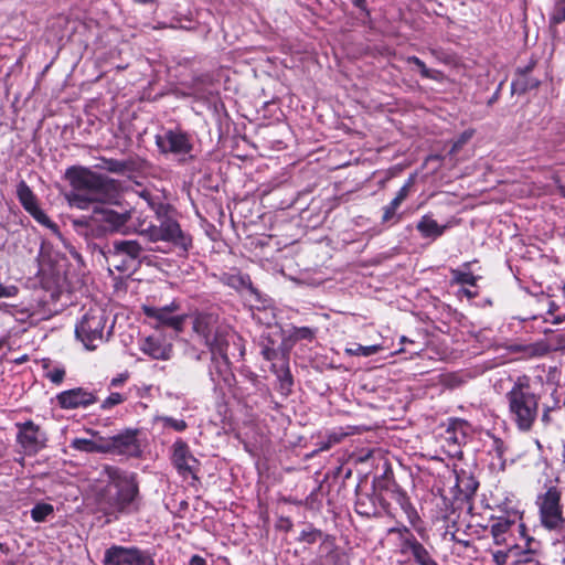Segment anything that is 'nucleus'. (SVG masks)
Returning a JSON list of instances; mask_svg holds the SVG:
<instances>
[{"label":"nucleus","mask_w":565,"mask_h":565,"mask_svg":"<svg viewBox=\"0 0 565 565\" xmlns=\"http://www.w3.org/2000/svg\"><path fill=\"white\" fill-rule=\"evenodd\" d=\"M97 510L108 520H118L140 510L142 499L135 472L114 466H105L99 483L94 488Z\"/></svg>","instance_id":"f257e3e1"},{"label":"nucleus","mask_w":565,"mask_h":565,"mask_svg":"<svg viewBox=\"0 0 565 565\" xmlns=\"http://www.w3.org/2000/svg\"><path fill=\"white\" fill-rule=\"evenodd\" d=\"M193 329L204 339L211 351L209 370L211 381L215 390L225 394L233 386L235 380L227 358V348L236 334L228 326L220 323L217 317L211 313L199 315L194 320Z\"/></svg>","instance_id":"f03ea898"},{"label":"nucleus","mask_w":565,"mask_h":565,"mask_svg":"<svg viewBox=\"0 0 565 565\" xmlns=\"http://www.w3.org/2000/svg\"><path fill=\"white\" fill-rule=\"evenodd\" d=\"M65 179L70 190L64 199L71 207L88 210L99 203H113L118 196V183L88 168L73 166L66 169Z\"/></svg>","instance_id":"7ed1b4c3"},{"label":"nucleus","mask_w":565,"mask_h":565,"mask_svg":"<svg viewBox=\"0 0 565 565\" xmlns=\"http://www.w3.org/2000/svg\"><path fill=\"white\" fill-rule=\"evenodd\" d=\"M541 396L527 375L518 376L505 394L508 415L520 431L532 429L537 416Z\"/></svg>","instance_id":"20e7f679"},{"label":"nucleus","mask_w":565,"mask_h":565,"mask_svg":"<svg viewBox=\"0 0 565 565\" xmlns=\"http://www.w3.org/2000/svg\"><path fill=\"white\" fill-rule=\"evenodd\" d=\"M141 198L156 213L157 217L161 220V223L159 226L150 224L148 227L140 224L139 234L146 236L150 242H168L182 252H186L191 246V238L182 232L175 220L168 217L169 206L146 191L141 192Z\"/></svg>","instance_id":"39448f33"},{"label":"nucleus","mask_w":565,"mask_h":565,"mask_svg":"<svg viewBox=\"0 0 565 565\" xmlns=\"http://www.w3.org/2000/svg\"><path fill=\"white\" fill-rule=\"evenodd\" d=\"M108 315L100 306L90 307L82 316L75 328L76 338L87 350L98 348L110 334L113 326L107 329Z\"/></svg>","instance_id":"423d86ee"},{"label":"nucleus","mask_w":565,"mask_h":565,"mask_svg":"<svg viewBox=\"0 0 565 565\" xmlns=\"http://www.w3.org/2000/svg\"><path fill=\"white\" fill-rule=\"evenodd\" d=\"M143 248L138 241L118 239L113 242L108 262L119 271L134 270L142 257Z\"/></svg>","instance_id":"0eeeda50"},{"label":"nucleus","mask_w":565,"mask_h":565,"mask_svg":"<svg viewBox=\"0 0 565 565\" xmlns=\"http://www.w3.org/2000/svg\"><path fill=\"white\" fill-rule=\"evenodd\" d=\"M540 520L548 530L558 529L563 522V509L561 505V491L556 487H548L545 492L537 495Z\"/></svg>","instance_id":"6e6552de"},{"label":"nucleus","mask_w":565,"mask_h":565,"mask_svg":"<svg viewBox=\"0 0 565 565\" xmlns=\"http://www.w3.org/2000/svg\"><path fill=\"white\" fill-rule=\"evenodd\" d=\"M156 145L161 153L172 154L181 161L192 157L193 143L189 135L182 130L169 129L157 135Z\"/></svg>","instance_id":"1a4fd4ad"},{"label":"nucleus","mask_w":565,"mask_h":565,"mask_svg":"<svg viewBox=\"0 0 565 565\" xmlns=\"http://www.w3.org/2000/svg\"><path fill=\"white\" fill-rule=\"evenodd\" d=\"M17 443L24 455L33 456L45 448L47 436L42 428L32 420L17 423Z\"/></svg>","instance_id":"9d476101"},{"label":"nucleus","mask_w":565,"mask_h":565,"mask_svg":"<svg viewBox=\"0 0 565 565\" xmlns=\"http://www.w3.org/2000/svg\"><path fill=\"white\" fill-rule=\"evenodd\" d=\"M146 553L137 547L111 545L105 551L103 565H145Z\"/></svg>","instance_id":"9b49d317"},{"label":"nucleus","mask_w":565,"mask_h":565,"mask_svg":"<svg viewBox=\"0 0 565 565\" xmlns=\"http://www.w3.org/2000/svg\"><path fill=\"white\" fill-rule=\"evenodd\" d=\"M172 462L183 478L191 477L198 479L196 472L200 462L192 455L189 446L181 439L174 441L172 446Z\"/></svg>","instance_id":"f8f14e48"},{"label":"nucleus","mask_w":565,"mask_h":565,"mask_svg":"<svg viewBox=\"0 0 565 565\" xmlns=\"http://www.w3.org/2000/svg\"><path fill=\"white\" fill-rule=\"evenodd\" d=\"M518 531L522 537H525V526L522 523H516L509 518H498L492 520L490 532L497 545H512V534Z\"/></svg>","instance_id":"ddd939ff"},{"label":"nucleus","mask_w":565,"mask_h":565,"mask_svg":"<svg viewBox=\"0 0 565 565\" xmlns=\"http://www.w3.org/2000/svg\"><path fill=\"white\" fill-rule=\"evenodd\" d=\"M178 309L179 305L175 301L164 307L142 306L146 317L153 319L157 326H168L175 330H179L183 323V317L173 315Z\"/></svg>","instance_id":"4468645a"},{"label":"nucleus","mask_w":565,"mask_h":565,"mask_svg":"<svg viewBox=\"0 0 565 565\" xmlns=\"http://www.w3.org/2000/svg\"><path fill=\"white\" fill-rule=\"evenodd\" d=\"M105 452L124 456H136L139 451L137 437L134 431H125L104 440Z\"/></svg>","instance_id":"2eb2a0df"},{"label":"nucleus","mask_w":565,"mask_h":565,"mask_svg":"<svg viewBox=\"0 0 565 565\" xmlns=\"http://www.w3.org/2000/svg\"><path fill=\"white\" fill-rule=\"evenodd\" d=\"M56 399L58 405L64 409L87 407L97 401L93 392H89L82 387L61 392L56 396Z\"/></svg>","instance_id":"dca6fc26"},{"label":"nucleus","mask_w":565,"mask_h":565,"mask_svg":"<svg viewBox=\"0 0 565 565\" xmlns=\"http://www.w3.org/2000/svg\"><path fill=\"white\" fill-rule=\"evenodd\" d=\"M94 216L97 221L104 222L107 230L125 232L124 228L131 218V212H117L108 207L94 206Z\"/></svg>","instance_id":"f3484780"},{"label":"nucleus","mask_w":565,"mask_h":565,"mask_svg":"<svg viewBox=\"0 0 565 565\" xmlns=\"http://www.w3.org/2000/svg\"><path fill=\"white\" fill-rule=\"evenodd\" d=\"M402 551L409 552L419 565H437L428 551L413 535L403 540Z\"/></svg>","instance_id":"a211bd4d"},{"label":"nucleus","mask_w":565,"mask_h":565,"mask_svg":"<svg viewBox=\"0 0 565 565\" xmlns=\"http://www.w3.org/2000/svg\"><path fill=\"white\" fill-rule=\"evenodd\" d=\"M140 350L154 360H168L171 349L164 345L158 338L147 337L139 343Z\"/></svg>","instance_id":"6ab92c4d"},{"label":"nucleus","mask_w":565,"mask_h":565,"mask_svg":"<svg viewBox=\"0 0 565 565\" xmlns=\"http://www.w3.org/2000/svg\"><path fill=\"white\" fill-rule=\"evenodd\" d=\"M449 227L448 224L440 225L431 215L425 214L418 221L416 228L424 238L436 239Z\"/></svg>","instance_id":"aec40b11"},{"label":"nucleus","mask_w":565,"mask_h":565,"mask_svg":"<svg viewBox=\"0 0 565 565\" xmlns=\"http://www.w3.org/2000/svg\"><path fill=\"white\" fill-rule=\"evenodd\" d=\"M478 481L468 472L460 471L456 472V484L458 499H469L475 494L478 489Z\"/></svg>","instance_id":"412c9836"},{"label":"nucleus","mask_w":565,"mask_h":565,"mask_svg":"<svg viewBox=\"0 0 565 565\" xmlns=\"http://www.w3.org/2000/svg\"><path fill=\"white\" fill-rule=\"evenodd\" d=\"M285 334L282 344L291 349L298 341L311 342L316 338V330L309 327H292Z\"/></svg>","instance_id":"4be33fe9"},{"label":"nucleus","mask_w":565,"mask_h":565,"mask_svg":"<svg viewBox=\"0 0 565 565\" xmlns=\"http://www.w3.org/2000/svg\"><path fill=\"white\" fill-rule=\"evenodd\" d=\"M536 545L537 543L532 537H526L525 548L518 544V552L512 557L511 565H539L535 559Z\"/></svg>","instance_id":"5701e85b"},{"label":"nucleus","mask_w":565,"mask_h":565,"mask_svg":"<svg viewBox=\"0 0 565 565\" xmlns=\"http://www.w3.org/2000/svg\"><path fill=\"white\" fill-rule=\"evenodd\" d=\"M221 282L236 290L252 289V282L247 275L241 273H223L220 276Z\"/></svg>","instance_id":"b1692460"},{"label":"nucleus","mask_w":565,"mask_h":565,"mask_svg":"<svg viewBox=\"0 0 565 565\" xmlns=\"http://www.w3.org/2000/svg\"><path fill=\"white\" fill-rule=\"evenodd\" d=\"M73 449L82 452H105L104 439L99 438V441L86 438H74L70 445Z\"/></svg>","instance_id":"393cba45"},{"label":"nucleus","mask_w":565,"mask_h":565,"mask_svg":"<svg viewBox=\"0 0 565 565\" xmlns=\"http://www.w3.org/2000/svg\"><path fill=\"white\" fill-rule=\"evenodd\" d=\"M17 195L25 211L31 212L32 210H35L36 206H39L35 195L24 181H21L18 184Z\"/></svg>","instance_id":"a878e982"},{"label":"nucleus","mask_w":565,"mask_h":565,"mask_svg":"<svg viewBox=\"0 0 565 565\" xmlns=\"http://www.w3.org/2000/svg\"><path fill=\"white\" fill-rule=\"evenodd\" d=\"M470 263H465V269H452L451 275L455 282L460 285H467L469 287H476L478 277L469 270Z\"/></svg>","instance_id":"bb28decb"},{"label":"nucleus","mask_w":565,"mask_h":565,"mask_svg":"<svg viewBox=\"0 0 565 565\" xmlns=\"http://www.w3.org/2000/svg\"><path fill=\"white\" fill-rule=\"evenodd\" d=\"M31 519L36 522H45L54 515V507L46 502H38L30 511Z\"/></svg>","instance_id":"cd10ccee"},{"label":"nucleus","mask_w":565,"mask_h":565,"mask_svg":"<svg viewBox=\"0 0 565 565\" xmlns=\"http://www.w3.org/2000/svg\"><path fill=\"white\" fill-rule=\"evenodd\" d=\"M396 501L399 504V507L402 508V510L405 512L408 521L412 524H415V522L418 520V513H417L415 507L412 504L407 494L403 491H398L396 493Z\"/></svg>","instance_id":"c85d7f7f"},{"label":"nucleus","mask_w":565,"mask_h":565,"mask_svg":"<svg viewBox=\"0 0 565 565\" xmlns=\"http://www.w3.org/2000/svg\"><path fill=\"white\" fill-rule=\"evenodd\" d=\"M504 455V445L501 440L495 439L493 441V449L491 451L492 460H491V467L492 469H499L503 470L505 467V459L503 457Z\"/></svg>","instance_id":"c756f323"},{"label":"nucleus","mask_w":565,"mask_h":565,"mask_svg":"<svg viewBox=\"0 0 565 565\" xmlns=\"http://www.w3.org/2000/svg\"><path fill=\"white\" fill-rule=\"evenodd\" d=\"M508 550H499L492 553L493 562L497 565H507L511 564L512 557L515 556L518 552V544L508 545Z\"/></svg>","instance_id":"7c9ffc66"},{"label":"nucleus","mask_w":565,"mask_h":565,"mask_svg":"<svg viewBox=\"0 0 565 565\" xmlns=\"http://www.w3.org/2000/svg\"><path fill=\"white\" fill-rule=\"evenodd\" d=\"M158 420L162 424L164 428H170L175 431H183L188 427L186 423L181 418L161 416L158 418Z\"/></svg>","instance_id":"2f4dec72"},{"label":"nucleus","mask_w":565,"mask_h":565,"mask_svg":"<svg viewBox=\"0 0 565 565\" xmlns=\"http://www.w3.org/2000/svg\"><path fill=\"white\" fill-rule=\"evenodd\" d=\"M321 535L322 533L320 530H317L309 525L300 532L298 541L307 544H313L318 541L319 537H321Z\"/></svg>","instance_id":"473e14b6"},{"label":"nucleus","mask_w":565,"mask_h":565,"mask_svg":"<svg viewBox=\"0 0 565 565\" xmlns=\"http://www.w3.org/2000/svg\"><path fill=\"white\" fill-rule=\"evenodd\" d=\"M414 184V177H411L405 184L398 190L396 196L391 201L393 207H399L403 201L408 196L411 189Z\"/></svg>","instance_id":"72a5a7b5"},{"label":"nucleus","mask_w":565,"mask_h":565,"mask_svg":"<svg viewBox=\"0 0 565 565\" xmlns=\"http://www.w3.org/2000/svg\"><path fill=\"white\" fill-rule=\"evenodd\" d=\"M40 224L53 230L57 231V226L54 222L51 221V218L39 207L36 206L35 210H32L29 212Z\"/></svg>","instance_id":"f704fd0d"},{"label":"nucleus","mask_w":565,"mask_h":565,"mask_svg":"<svg viewBox=\"0 0 565 565\" xmlns=\"http://www.w3.org/2000/svg\"><path fill=\"white\" fill-rule=\"evenodd\" d=\"M103 168L113 173H124L127 170L128 164L125 161L106 159L104 160Z\"/></svg>","instance_id":"c9c22d12"},{"label":"nucleus","mask_w":565,"mask_h":565,"mask_svg":"<svg viewBox=\"0 0 565 565\" xmlns=\"http://www.w3.org/2000/svg\"><path fill=\"white\" fill-rule=\"evenodd\" d=\"M380 350V347L377 345H361L356 344L355 348L348 349L347 352L352 355H361V356H370L375 354Z\"/></svg>","instance_id":"e433bc0d"},{"label":"nucleus","mask_w":565,"mask_h":565,"mask_svg":"<svg viewBox=\"0 0 565 565\" xmlns=\"http://www.w3.org/2000/svg\"><path fill=\"white\" fill-rule=\"evenodd\" d=\"M407 62L415 64L418 67V70H419V72H420L423 77H425V78H435L434 72L430 71L429 68H427L425 63L420 58H418L417 56H409L407 58Z\"/></svg>","instance_id":"4c0bfd02"},{"label":"nucleus","mask_w":565,"mask_h":565,"mask_svg":"<svg viewBox=\"0 0 565 565\" xmlns=\"http://www.w3.org/2000/svg\"><path fill=\"white\" fill-rule=\"evenodd\" d=\"M554 23L565 22V0H558L552 17Z\"/></svg>","instance_id":"58836bf2"},{"label":"nucleus","mask_w":565,"mask_h":565,"mask_svg":"<svg viewBox=\"0 0 565 565\" xmlns=\"http://www.w3.org/2000/svg\"><path fill=\"white\" fill-rule=\"evenodd\" d=\"M65 376V371L62 367H53L46 372V377L50 379L52 383L60 384Z\"/></svg>","instance_id":"ea45409f"},{"label":"nucleus","mask_w":565,"mask_h":565,"mask_svg":"<svg viewBox=\"0 0 565 565\" xmlns=\"http://www.w3.org/2000/svg\"><path fill=\"white\" fill-rule=\"evenodd\" d=\"M124 402V397L120 393H111L102 404V408L108 409L115 405Z\"/></svg>","instance_id":"a19ab883"},{"label":"nucleus","mask_w":565,"mask_h":565,"mask_svg":"<svg viewBox=\"0 0 565 565\" xmlns=\"http://www.w3.org/2000/svg\"><path fill=\"white\" fill-rule=\"evenodd\" d=\"M280 388L286 392H290L291 386L294 384L292 376L289 371H286L282 375L279 376Z\"/></svg>","instance_id":"79ce46f5"},{"label":"nucleus","mask_w":565,"mask_h":565,"mask_svg":"<svg viewBox=\"0 0 565 565\" xmlns=\"http://www.w3.org/2000/svg\"><path fill=\"white\" fill-rule=\"evenodd\" d=\"M397 209L398 207H393V203H390L388 205H386L384 207L382 221L384 223L391 221L395 216Z\"/></svg>","instance_id":"37998d69"},{"label":"nucleus","mask_w":565,"mask_h":565,"mask_svg":"<svg viewBox=\"0 0 565 565\" xmlns=\"http://www.w3.org/2000/svg\"><path fill=\"white\" fill-rule=\"evenodd\" d=\"M472 137V131H465L454 143L452 151H457L463 143H466Z\"/></svg>","instance_id":"c03bdc74"},{"label":"nucleus","mask_w":565,"mask_h":565,"mask_svg":"<svg viewBox=\"0 0 565 565\" xmlns=\"http://www.w3.org/2000/svg\"><path fill=\"white\" fill-rule=\"evenodd\" d=\"M352 4L358 8L360 11L364 12L366 15L370 14L367 8V0H351Z\"/></svg>","instance_id":"a18cd8bd"},{"label":"nucleus","mask_w":565,"mask_h":565,"mask_svg":"<svg viewBox=\"0 0 565 565\" xmlns=\"http://www.w3.org/2000/svg\"><path fill=\"white\" fill-rule=\"evenodd\" d=\"M189 565H206V561L200 555H193L189 561Z\"/></svg>","instance_id":"49530a36"},{"label":"nucleus","mask_w":565,"mask_h":565,"mask_svg":"<svg viewBox=\"0 0 565 565\" xmlns=\"http://www.w3.org/2000/svg\"><path fill=\"white\" fill-rule=\"evenodd\" d=\"M460 292L469 299L475 298L478 295L476 290H472L470 288H462Z\"/></svg>","instance_id":"de8ad7c7"},{"label":"nucleus","mask_w":565,"mask_h":565,"mask_svg":"<svg viewBox=\"0 0 565 565\" xmlns=\"http://www.w3.org/2000/svg\"><path fill=\"white\" fill-rule=\"evenodd\" d=\"M551 418H550V408H546L542 415V422H544L545 424L550 423Z\"/></svg>","instance_id":"09e8293b"},{"label":"nucleus","mask_w":565,"mask_h":565,"mask_svg":"<svg viewBox=\"0 0 565 565\" xmlns=\"http://www.w3.org/2000/svg\"><path fill=\"white\" fill-rule=\"evenodd\" d=\"M140 224H142V226H143V227H147V226H146V224H145V221H143L142 218H138V224H137V226H136V228H135V231H136L137 233H139V231H138V230H139Z\"/></svg>","instance_id":"8fccbe9b"},{"label":"nucleus","mask_w":565,"mask_h":565,"mask_svg":"<svg viewBox=\"0 0 565 565\" xmlns=\"http://www.w3.org/2000/svg\"><path fill=\"white\" fill-rule=\"evenodd\" d=\"M134 1L137 3H140V4H148V3L153 2V0H134Z\"/></svg>","instance_id":"3c124183"},{"label":"nucleus","mask_w":565,"mask_h":565,"mask_svg":"<svg viewBox=\"0 0 565 565\" xmlns=\"http://www.w3.org/2000/svg\"><path fill=\"white\" fill-rule=\"evenodd\" d=\"M145 565H154L153 561L146 554V563Z\"/></svg>","instance_id":"603ef678"},{"label":"nucleus","mask_w":565,"mask_h":565,"mask_svg":"<svg viewBox=\"0 0 565 565\" xmlns=\"http://www.w3.org/2000/svg\"><path fill=\"white\" fill-rule=\"evenodd\" d=\"M119 383H121V380H119V379H114V380L111 381V384H113L114 386L119 385Z\"/></svg>","instance_id":"864d4df0"},{"label":"nucleus","mask_w":565,"mask_h":565,"mask_svg":"<svg viewBox=\"0 0 565 565\" xmlns=\"http://www.w3.org/2000/svg\"><path fill=\"white\" fill-rule=\"evenodd\" d=\"M89 434H92L93 436H96L97 433L96 431H93V430H88Z\"/></svg>","instance_id":"5fc2aeb1"},{"label":"nucleus","mask_w":565,"mask_h":565,"mask_svg":"<svg viewBox=\"0 0 565 565\" xmlns=\"http://www.w3.org/2000/svg\"><path fill=\"white\" fill-rule=\"evenodd\" d=\"M74 224H75V225H79V224H82V222H79V221H75V222H74Z\"/></svg>","instance_id":"6e6d98bb"},{"label":"nucleus","mask_w":565,"mask_h":565,"mask_svg":"<svg viewBox=\"0 0 565 565\" xmlns=\"http://www.w3.org/2000/svg\"><path fill=\"white\" fill-rule=\"evenodd\" d=\"M563 295L565 297V282H564V286H563Z\"/></svg>","instance_id":"4d7b16f0"},{"label":"nucleus","mask_w":565,"mask_h":565,"mask_svg":"<svg viewBox=\"0 0 565 565\" xmlns=\"http://www.w3.org/2000/svg\"><path fill=\"white\" fill-rule=\"evenodd\" d=\"M2 548H3V544L0 542V550H2Z\"/></svg>","instance_id":"13d9d810"},{"label":"nucleus","mask_w":565,"mask_h":565,"mask_svg":"<svg viewBox=\"0 0 565 565\" xmlns=\"http://www.w3.org/2000/svg\"><path fill=\"white\" fill-rule=\"evenodd\" d=\"M564 563H565V558H564Z\"/></svg>","instance_id":"bf43d9fd"}]
</instances>
